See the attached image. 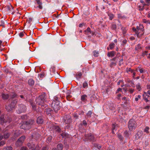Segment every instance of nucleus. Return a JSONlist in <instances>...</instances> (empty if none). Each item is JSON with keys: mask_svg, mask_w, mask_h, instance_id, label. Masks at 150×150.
<instances>
[{"mask_svg": "<svg viewBox=\"0 0 150 150\" xmlns=\"http://www.w3.org/2000/svg\"><path fill=\"white\" fill-rule=\"evenodd\" d=\"M88 83L86 81H85L83 84V88H88Z\"/></svg>", "mask_w": 150, "mask_h": 150, "instance_id": "a878e982", "label": "nucleus"}, {"mask_svg": "<svg viewBox=\"0 0 150 150\" xmlns=\"http://www.w3.org/2000/svg\"><path fill=\"white\" fill-rule=\"evenodd\" d=\"M149 128L148 127V126L146 127V128L144 129V132H145L148 134L149 133Z\"/></svg>", "mask_w": 150, "mask_h": 150, "instance_id": "f704fd0d", "label": "nucleus"}, {"mask_svg": "<svg viewBox=\"0 0 150 150\" xmlns=\"http://www.w3.org/2000/svg\"><path fill=\"white\" fill-rule=\"evenodd\" d=\"M147 51H145L144 52H143L142 53V55L143 57H144L146 55V53L147 52Z\"/></svg>", "mask_w": 150, "mask_h": 150, "instance_id": "e2e57ef3", "label": "nucleus"}, {"mask_svg": "<svg viewBox=\"0 0 150 150\" xmlns=\"http://www.w3.org/2000/svg\"><path fill=\"white\" fill-rule=\"evenodd\" d=\"M85 33L88 35H90V34H91L92 35H94V33L92 32L91 33V29L89 28H88L86 30H85L84 31Z\"/></svg>", "mask_w": 150, "mask_h": 150, "instance_id": "ddd939ff", "label": "nucleus"}, {"mask_svg": "<svg viewBox=\"0 0 150 150\" xmlns=\"http://www.w3.org/2000/svg\"><path fill=\"white\" fill-rule=\"evenodd\" d=\"M10 96L12 98H15L17 97V95L14 93H12L10 94Z\"/></svg>", "mask_w": 150, "mask_h": 150, "instance_id": "2f4dec72", "label": "nucleus"}, {"mask_svg": "<svg viewBox=\"0 0 150 150\" xmlns=\"http://www.w3.org/2000/svg\"><path fill=\"white\" fill-rule=\"evenodd\" d=\"M87 96L86 94H83L81 96V100L83 102H85L87 100Z\"/></svg>", "mask_w": 150, "mask_h": 150, "instance_id": "2eb2a0df", "label": "nucleus"}, {"mask_svg": "<svg viewBox=\"0 0 150 150\" xmlns=\"http://www.w3.org/2000/svg\"><path fill=\"white\" fill-rule=\"evenodd\" d=\"M24 35V33L23 32H21L19 34V35L21 37H23Z\"/></svg>", "mask_w": 150, "mask_h": 150, "instance_id": "680f3d73", "label": "nucleus"}, {"mask_svg": "<svg viewBox=\"0 0 150 150\" xmlns=\"http://www.w3.org/2000/svg\"><path fill=\"white\" fill-rule=\"evenodd\" d=\"M132 30L136 33L138 38L141 37L144 34V27L142 24H140L137 26L136 28H133Z\"/></svg>", "mask_w": 150, "mask_h": 150, "instance_id": "f257e3e1", "label": "nucleus"}, {"mask_svg": "<svg viewBox=\"0 0 150 150\" xmlns=\"http://www.w3.org/2000/svg\"><path fill=\"white\" fill-rule=\"evenodd\" d=\"M37 4L38 5L36 7V8H39L40 10L43 9V6L42 5V3L41 0H35Z\"/></svg>", "mask_w": 150, "mask_h": 150, "instance_id": "9d476101", "label": "nucleus"}, {"mask_svg": "<svg viewBox=\"0 0 150 150\" xmlns=\"http://www.w3.org/2000/svg\"><path fill=\"white\" fill-rule=\"evenodd\" d=\"M116 65V63L114 62H112L110 64V66L111 67H112L114 66H115Z\"/></svg>", "mask_w": 150, "mask_h": 150, "instance_id": "ea45409f", "label": "nucleus"}, {"mask_svg": "<svg viewBox=\"0 0 150 150\" xmlns=\"http://www.w3.org/2000/svg\"><path fill=\"white\" fill-rule=\"evenodd\" d=\"M137 125L135 121L133 119L129 120L128 122V127L130 131H132L135 129Z\"/></svg>", "mask_w": 150, "mask_h": 150, "instance_id": "20e7f679", "label": "nucleus"}, {"mask_svg": "<svg viewBox=\"0 0 150 150\" xmlns=\"http://www.w3.org/2000/svg\"><path fill=\"white\" fill-rule=\"evenodd\" d=\"M66 91H67L66 98L68 100H69V98L71 97V96L69 94L70 91L67 89H66Z\"/></svg>", "mask_w": 150, "mask_h": 150, "instance_id": "a211bd4d", "label": "nucleus"}, {"mask_svg": "<svg viewBox=\"0 0 150 150\" xmlns=\"http://www.w3.org/2000/svg\"><path fill=\"white\" fill-rule=\"evenodd\" d=\"M92 112L90 110L88 111L86 115L87 117L88 118L90 117L91 116V115L92 114Z\"/></svg>", "mask_w": 150, "mask_h": 150, "instance_id": "c756f323", "label": "nucleus"}, {"mask_svg": "<svg viewBox=\"0 0 150 150\" xmlns=\"http://www.w3.org/2000/svg\"><path fill=\"white\" fill-rule=\"evenodd\" d=\"M34 121L33 120H30L27 121L23 122L21 125L20 126L21 129L25 130L28 129H30L31 126L33 124Z\"/></svg>", "mask_w": 150, "mask_h": 150, "instance_id": "7ed1b4c3", "label": "nucleus"}, {"mask_svg": "<svg viewBox=\"0 0 150 150\" xmlns=\"http://www.w3.org/2000/svg\"><path fill=\"white\" fill-rule=\"evenodd\" d=\"M28 84L31 86H33L34 84V81L32 79H29L28 80Z\"/></svg>", "mask_w": 150, "mask_h": 150, "instance_id": "f3484780", "label": "nucleus"}, {"mask_svg": "<svg viewBox=\"0 0 150 150\" xmlns=\"http://www.w3.org/2000/svg\"><path fill=\"white\" fill-rule=\"evenodd\" d=\"M149 95H145V94L144 97H146V98H147L149 99H150V96Z\"/></svg>", "mask_w": 150, "mask_h": 150, "instance_id": "0e129e2a", "label": "nucleus"}, {"mask_svg": "<svg viewBox=\"0 0 150 150\" xmlns=\"http://www.w3.org/2000/svg\"><path fill=\"white\" fill-rule=\"evenodd\" d=\"M108 16H109V19L110 20H112L114 17V15L112 13H109L108 14Z\"/></svg>", "mask_w": 150, "mask_h": 150, "instance_id": "bb28decb", "label": "nucleus"}, {"mask_svg": "<svg viewBox=\"0 0 150 150\" xmlns=\"http://www.w3.org/2000/svg\"><path fill=\"white\" fill-rule=\"evenodd\" d=\"M116 127V125H115V124H113L112 125V133L113 134H115V132H114V130L115 129Z\"/></svg>", "mask_w": 150, "mask_h": 150, "instance_id": "72a5a7b5", "label": "nucleus"}, {"mask_svg": "<svg viewBox=\"0 0 150 150\" xmlns=\"http://www.w3.org/2000/svg\"><path fill=\"white\" fill-rule=\"evenodd\" d=\"M4 21H0V26H3V27H4Z\"/></svg>", "mask_w": 150, "mask_h": 150, "instance_id": "09e8293b", "label": "nucleus"}, {"mask_svg": "<svg viewBox=\"0 0 150 150\" xmlns=\"http://www.w3.org/2000/svg\"><path fill=\"white\" fill-rule=\"evenodd\" d=\"M93 56L95 57H98V55L99 54V52L98 51H97L96 50L94 51L93 52Z\"/></svg>", "mask_w": 150, "mask_h": 150, "instance_id": "c85d7f7f", "label": "nucleus"}, {"mask_svg": "<svg viewBox=\"0 0 150 150\" xmlns=\"http://www.w3.org/2000/svg\"><path fill=\"white\" fill-rule=\"evenodd\" d=\"M126 81L127 82H128V83H130L131 84H134V86L133 87H135V84H134V83L131 80L129 79H127L126 80Z\"/></svg>", "mask_w": 150, "mask_h": 150, "instance_id": "e433bc0d", "label": "nucleus"}, {"mask_svg": "<svg viewBox=\"0 0 150 150\" xmlns=\"http://www.w3.org/2000/svg\"><path fill=\"white\" fill-rule=\"evenodd\" d=\"M115 52L112 51L108 53L107 55L108 57H112L115 55Z\"/></svg>", "mask_w": 150, "mask_h": 150, "instance_id": "aec40b11", "label": "nucleus"}, {"mask_svg": "<svg viewBox=\"0 0 150 150\" xmlns=\"http://www.w3.org/2000/svg\"><path fill=\"white\" fill-rule=\"evenodd\" d=\"M143 21L144 23H150V22L149 21V20L147 21L145 19H144L143 20Z\"/></svg>", "mask_w": 150, "mask_h": 150, "instance_id": "3c124183", "label": "nucleus"}, {"mask_svg": "<svg viewBox=\"0 0 150 150\" xmlns=\"http://www.w3.org/2000/svg\"><path fill=\"white\" fill-rule=\"evenodd\" d=\"M18 113H19L25 112L26 110L25 106L22 104H20L18 105Z\"/></svg>", "mask_w": 150, "mask_h": 150, "instance_id": "1a4fd4ad", "label": "nucleus"}, {"mask_svg": "<svg viewBox=\"0 0 150 150\" xmlns=\"http://www.w3.org/2000/svg\"><path fill=\"white\" fill-rule=\"evenodd\" d=\"M144 94L145 95H150V91H148L147 92H144Z\"/></svg>", "mask_w": 150, "mask_h": 150, "instance_id": "bf43d9fd", "label": "nucleus"}, {"mask_svg": "<svg viewBox=\"0 0 150 150\" xmlns=\"http://www.w3.org/2000/svg\"><path fill=\"white\" fill-rule=\"evenodd\" d=\"M52 69V70H50V71H52L53 73H54L55 72V67H53Z\"/></svg>", "mask_w": 150, "mask_h": 150, "instance_id": "13d9d810", "label": "nucleus"}, {"mask_svg": "<svg viewBox=\"0 0 150 150\" xmlns=\"http://www.w3.org/2000/svg\"><path fill=\"white\" fill-rule=\"evenodd\" d=\"M85 137L86 140H89L90 141L93 140L94 138L93 136L91 134L86 135Z\"/></svg>", "mask_w": 150, "mask_h": 150, "instance_id": "f8f14e48", "label": "nucleus"}, {"mask_svg": "<svg viewBox=\"0 0 150 150\" xmlns=\"http://www.w3.org/2000/svg\"><path fill=\"white\" fill-rule=\"evenodd\" d=\"M59 99H60V98H58L57 96H55L54 97V100L53 101H59Z\"/></svg>", "mask_w": 150, "mask_h": 150, "instance_id": "de8ad7c7", "label": "nucleus"}, {"mask_svg": "<svg viewBox=\"0 0 150 150\" xmlns=\"http://www.w3.org/2000/svg\"><path fill=\"white\" fill-rule=\"evenodd\" d=\"M59 103V101H53L52 102L51 106L53 108L55 112H57L60 108Z\"/></svg>", "mask_w": 150, "mask_h": 150, "instance_id": "39448f33", "label": "nucleus"}, {"mask_svg": "<svg viewBox=\"0 0 150 150\" xmlns=\"http://www.w3.org/2000/svg\"><path fill=\"white\" fill-rule=\"evenodd\" d=\"M63 122L66 124H69L71 122V116L69 115H65L63 118Z\"/></svg>", "mask_w": 150, "mask_h": 150, "instance_id": "6e6552de", "label": "nucleus"}, {"mask_svg": "<svg viewBox=\"0 0 150 150\" xmlns=\"http://www.w3.org/2000/svg\"><path fill=\"white\" fill-rule=\"evenodd\" d=\"M31 105L32 106L33 110H35L36 107L35 105L33 104H32Z\"/></svg>", "mask_w": 150, "mask_h": 150, "instance_id": "5fc2aeb1", "label": "nucleus"}, {"mask_svg": "<svg viewBox=\"0 0 150 150\" xmlns=\"http://www.w3.org/2000/svg\"><path fill=\"white\" fill-rule=\"evenodd\" d=\"M149 145V143L147 140H145L144 143L143 145L145 147Z\"/></svg>", "mask_w": 150, "mask_h": 150, "instance_id": "7c9ffc66", "label": "nucleus"}, {"mask_svg": "<svg viewBox=\"0 0 150 150\" xmlns=\"http://www.w3.org/2000/svg\"><path fill=\"white\" fill-rule=\"evenodd\" d=\"M143 99L146 102H148L149 101V99H148L147 98H146V97H144L145 94H144L143 95Z\"/></svg>", "mask_w": 150, "mask_h": 150, "instance_id": "79ce46f5", "label": "nucleus"}, {"mask_svg": "<svg viewBox=\"0 0 150 150\" xmlns=\"http://www.w3.org/2000/svg\"><path fill=\"white\" fill-rule=\"evenodd\" d=\"M21 150H28V149L25 146H23L21 148Z\"/></svg>", "mask_w": 150, "mask_h": 150, "instance_id": "6e6d98bb", "label": "nucleus"}, {"mask_svg": "<svg viewBox=\"0 0 150 150\" xmlns=\"http://www.w3.org/2000/svg\"><path fill=\"white\" fill-rule=\"evenodd\" d=\"M141 96L140 95H138L137 96V97H136L135 98V100L136 101H137L139 99H140L141 98Z\"/></svg>", "mask_w": 150, "mask_h": 150, "instance_id": "49530a36", "label": "nucleus"}, {"mask_svg": "<svg viewBox=\"0 0 150 150\" xmlns=\"http://www.w3.org/2000/svg\"><path fill=\"white\" fill-rule=\"evenodd\" d=\"M138 8L140 11H142L144 9V7L143 6L139 5L138 6Z\"/></svg>", "mask_w": 150, "mask_h": 150, "instance_id": "c03bdc74", "label": "nucleus"}, {"mask_svg": "<svg viewBox=\"0 0 150 150\" xmlns=\"http://www.w3.org/2000/svg\"><path fill=\"white\" fill-rule=\"evenodd\" d=\"M110 49L112 50L114 47L115 44L113 43H111L109 45Z\"/></svg>", "mask_w": 150, "mask_h": 150, "instance_id": "4c0bfd02", "label": "nucleus"}, {"mask_svg": "<svg viewBox=\"0 0 150 150\" xmlns=\"http://www.w3.org/2000/svg\"><path fill=\"white\" fill-rule=\"evenodd\" d=\"M0 121H1L0 123L2 125L5 122L4 120V115H1L0 117Z\"/></svg>", "mask_w": 150, "mask_h": 150, "instance_id": "dca6fc26", "label": "nucleus"}, {"mask_svg": "<svg viewBox=\"0 0 150 150\" xmlns=\"http://www.w3.org/2000/svg\"><path fill=\"white\" fill-rule=\"evenodd\" d=\"M5 144V142L4 141H1L0 142V146H1L4 145Z\"/></svg>", "mask_w": 150, "mask_h": 150, "instance_id": "864d4df0", "label": "nucleus"}, {"mask_svg": "<svg viewBox=\"0 0 150 150\" xmlns=\"http://www.w3.org/2000/svg\"><path fill=\"white\" fill-rule=\"evenodd\" d=\"M44 120L42 117L41 116L38 117L37 119V123L39 124H42Z\"/></svg>", "mask_w": 150, "mask_h": 150, "instance_id": "4468645a", "label": "nucleus"}, {"mask_svg": "<svg viewBox=\"0 0 150 150\" xmlns=\"http://www.w3.org/2000/svg\"><path fill=\"white\" fill-rule=\"evenodd\" d=\"M94 146L96 147L98 149H100L101 148L102 146L100 145H99L98 144H94Z\"/></svg>", "mask_w": 150, "mask_h": 150, "instance_id": "a19ab883", "label": "nucleus"}, {"mask_svg": "<svg viewBox=\"0 0 150 150\" xmlns=\"http://www.w3.org/2000/svg\"><path fill=\"white\" fill-rule=\"evenodd\" d=\"M52 140V137H49L47 139V141H48L49 142L51 141Z\"/></svg>", "mask_w": 150, "mask_h": 150, "instance_id": "338daca9", "label": "nucleus"}, {"mask_svg": "<svg viewBox=\"0 0 150 150\" xmlns=\"http://www.w3.org/2000/svg\"><path fill=\"white\" fill-rule=\"evenodd\" d=\"M22 144H23L22 143L18 140L16 143L15 144L16 146L17 147H19L21 146Z\"/></svg>", "mask_w": 150, "mask_h": 150, "instance_id": "5701e85b", "label": "nucleus"}, {"mask_svg": "<svg viewBox=\"0 0 150 150\" xmlns=\"http://www.w3.org/2000/svg\"><path fill=\"white\" fill-rule=\"evenodd\" d=\"M6 8L9 10H11V8L13 9L12 6L10 5H8L6 6Z\"/></svg>", "mask_w": 150, "mask_h": 150, "instance_id": "a18cd8bd", "label": "nucleus"}, {"mask_svg": "<svg viewBox=\"0 0 150 150\" xmlns=\"http://www.w3.org/2000/svg\"><path fill=\"white\" fill-rule=\"evenodd\" d=\"M121 29L122 30V33L124 35L126 33V30L125 29V28L122 27L121 28Z\"/></svg>", "mask_w": 150, "mask_h": 150, "instance_id": "58836bf2", "label": "nucleus"}, {"mask_svg": "<svg viewBox=\"0 0 150 150\" xmlns=\"http://www.w3.org/2000/svg\"><path fill=\"white\" fill-rule=\"evenodd\" d=\"M134 89L129 88V92L131 93H132L134 91Z\"/></svg>", "mask_w": 150, "mask_h": 150, "instance_id": "8fccbe9b", "label": "nucleus"}, {"mask_svg": "<svg viewBox=\"0 0 150 150\" xmlns=\"http://www.w3.org/2000/svg\"><path fill=\"white\" fill-rule=\"evenodd\" d=\"M83 125L84 126H86L87 125L86 122L85 120L83 121Z\"/></svg>", "mask_w": 150, "mask_h": 150, "instance_id": "774afa93", "label": "nucleus"}, {"mask_svg": "<svg viewBox=\"0 0 150 150\" xmlns=\"http://www.w3.org/2000/svg\"><path fill=\"white\" fill-rule=\"evenodd\" d=\"M2 97L3 99L5 100L8 98L9 96L7 94H3L2 95Z\"/></svg>", "mask_w": 150, "mask_h": 150, "instance_id": "4be33fe9", "label": "nucleus"}, {"mask_svg": "<svg viewBox=\"0 0 150 150\" xmlns=\"http://www.w3.org/2000/svg\"><path fill=\"white\" fill-rule=\"evenodd\" d=\"M25 139V137L24 136H23L20 137L18 139V140L22 143V144L23 143V142H24Z\"/></svg>", "mask_w": 150, "mask_h": 150, "instance_id": "6ab92c4d", "label": "nucleus"}, {"mask_svg": "<svg viewBox=\"0 0 150 150\" xmlns=\"http://www.w3.org/2000/svg\"><path fill=\"white\" fill-rule=\"evenodd\" d=\"M46 95L43 93L37 98L36 100V103L39 105H41L42 107H45L46 105L44 104Z\"/></svg>", "mask_w": 150, "mask_h": 150, "instance_id": "f03ea898", "label": "nucleus"}, {"mask_svg": "<svg viewBox=\"0 0 150 150\" xmlns=\"http://www.w3.org/2000/svg\"><path fill=\"white\" fill-rule=\"evenodd\" d=\"M145 2L147 4V5L149 6L150 4V0H144Z\"/></svg>", "mask_w": 150, "mask_h": 150, "instance_id": "4d7b16f0", "label": "nucleus"}, {"mask_svg": "<svg viewBox=\"0 0 150 150\" xmlns=\"http://www.w3.org/2000/svg\"><path fill=\"white\" fill-rule=\"evenodd\" d=\"M124 134L125 136H126L127 137H128L129 136V133L127 131H125L124 132Z\"/></svg>", "mask_w": 150, "mask_h": 150, "instance_id": "052dcab7", "label": "nucleus"}, {"mask_svg": "<svg viewBox=\"0 0 150 150\" xmlns=\"http://www.w3.org/2000/svg\"><path fill=\"white\" fill-rule=\"evenodd\" d=\"M117 137L119 139L121 140H122L123 137L122 135L120 134H118L117 135Z\"/></svg>", "mask_w": 150, "mask_h": 150, "instance_id": "603ef678", "label": "nucleus"}, {"mask_svg": "<svg viewBox=\"0 0 150 150\" xmlns=\"http://www.w3.org/2000/svg\"><path fill=\"white\" fill-rule=\"evenodd\" d=\"M141 85L140 83H138L136 85L137 89L139 91H140L142 90V88L141 87Z\"/></svg>", "mask_w": 150, "mask_h": 150, "instance_id": "412c9836", "label": "nucleus"}, {"mask_svg": "<svg viewBox=\"0 0 150 150\" xmlns=\"http://www.w3.org/2000/svg\"><path fill=\"white\" fill-rule=\"evenodd\" d=\"M137 70L139 71L141 73H143L144 72L143 69L142 68H141V67H138Z\"/></svg>", "mask_w": 150, "mask_h": 150, "instance_id": "473e14b6", "label": "nucleus"}, {"mask_svg": "<svg viewBox=\"0 0 150 150\" xmlns=\"http://www.w3.org/2000/svg\"><path fill=\"white\" fill-rule=\"evenodd\" d=\"M13 148L11 146H7L4 148V150H12Z\"/></svg>", "mask_w": 150, "mask_h": 150, "instance_id": "393cba45", "label": "nucleus"}, {"mask_svg": "<svg viewBox=\"0 0 150 150\" xmlns=\"http://www.w3.org/2000/svg\"><path fill=\"white\" fill-rule=\"evenodd\" d=\"M63 148L62 144H60L57 145V148L58 150H62Z\"/></svg>", "mask_w": 150, "mask_h": 150, "instance_id": "b1692460", "label": "nucleus"}, {"mask_svg": "<svg viewBox=\"0 0 150 150\" xmlns=\"http://www.w3.org/2000/svg\"><path fill=\"white\" fill-rule=\"evenodd\" d=\"M50 130L53 132H59L61 131V129L59 126L54 124H51L50 126Z\"/></svg>", "mask_w": 150, "mask_h": 150, "instance_id": "423d86ee", "label": "nucleus"}, {"mask_svg": "<svg viewBox=\"0 0 150 150\" xmlns=\"http://www.w3.org/2000/svg\"><path fill=\"white\" fill-rule=\"evenodd\" d=\"M32 20H33V19L32 18H28V21L29 23H30L32 21Z\"/></svg>", "mask_w": 150, "mask_h": 150, "instance_id": "69168bd1", "label": "nucleus"}, {"mask_svg": "<svg viewBox=\"0 0 150 150\" xmlns=\"http://www.w3.org/2000/svg\"><path fill=\"white\" fill-rule=\"evenodd\" d=\"M82 75L81 73L80 72H77L76 74V76L77 77H81Z\"/></svg>", "mask_w": 150, "mask_h": 150, "instance_id": "37998d69", "label": "nucleus"}, {"mask_svg": "<svg viewBox=\"0 0 150 150\" xmlns=\"http://www.w3.org/2000/svg\"><path fill=\"white\" fill-rule=\"evenodd\" d=\"M17 102V101L16 100L12 101L10 105L6 107V109L9 112H11L13 109L14 108Z\"/></svg>", "mask_w": 150, "mask_h": 150, "instance_id": "0eeeda50", "label": "nucleus"}, {"mask_svg": "<svg viewBox=\"0 0 150 150\" xmlns=\"http://www.w3.org/2000/svg\"><path fill=\"white\" fill-rule=\"evenodd\" d=\"M10 135V134L7 132H6L4 134V138L6 139Z\"/></svg>", "mask_w": 150, "mask_h": 150, "instance_id": "cd10ccee", "label": "nucleus"}, {"mask_svg": "<svg viewBox=\"0 0 150 150\" xmlns=\"http://www.w3.org/2000/svg\"><path fill=\"white\" fill-rule=\"evenodd\" d=\"M126 71L127 72H130L131 73H132L134 71V70L132 69L131 68H127L126 69Z\"/></svg>", "mask_w": 150, "mask_h": 150, "instance_id": "c9c22d12", "label": "nucleus"}, {"mask_svg": "<svg viewBox=\"0 0 150 150\" xmlns=\"http://www.w3.org/2000/svg\"><path fill=\"white\" fill-rule=\"evenodd\" d=\"M27 146L29 149H32V150H39L40 148L38 146H37L35 149V145L33 143H29L27 144Z\"/></svg>", "mask_w": 150, "mask_h": 150, "instance_id": "9b49d317", "label": "nucleus"}]
</instances>
